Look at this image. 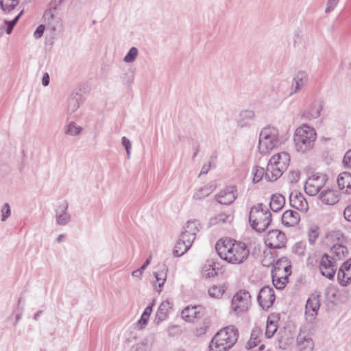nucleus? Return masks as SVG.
Returning a JSON list of instances; mask_svg holds the SVG:
<instances>
[{"instance_id": "nucleus-1", "label": "nucleus", "mask_w": 351, "mask_h": 351, "mask_svg": "<svg viewBox=\"0 0 351 351\" xmlns=\"http://www.w3.org/2000/svg\"><path fill=\"white\" fill-rule=\"evenodd\" d=\"M215 250L221 259L232 264L243 263L250 254V250L245 243L227 239L218 241Z\"/></svg>"}, {"instance_id": "nucleus-2", "label": "nucleus", "mask_w": 351, "mask_h": 351, "mask_svg": "<svg viewBox=\"0 0 351 351\" xmlns=\"http://www.w3.org/2000/svg\"><path fill=\"white\" fill-rule=\"evenodd\" d=\"M238 330L234 326H227L217 332L213 337L210 345V351H227L237 342Z\"/></svg>"}, {"instance_id": "nucleus-3", "label": "nucleus", "mask_w": 351, "mask_h": 351, "mask_svg": "<svg viewBox=\"0 0 351 351\" xmlns=\"http://www.w3.org/2000/svg\"><path fill=\"white\" fill-rule=\"evenodd\" d=\"M290 162L288 152H281L274 154L267 166L266 180L274 182L278 180L287 170Z\"/></svg>"}, {"instance_id": "nucleus-4", "label": "nucleus", "mask_w": 351, "mask_h": 351, "mask_svg": "<svg viewBox=\"0 0 351 351\" xmlns=\"http://www.w3.org/2000/svg\"><path fill=\"white\" fill-rule=\"evenodd\" d=\"M317 134L314 128L304 124L298 128L294 134L295 147L297 152L304 154L314 146Z\"/></svg>"}, {"instance_id": "nucleus-5", "label": "nucleus", "mask_w": 351, "mask_h": 351, "mask_svg": "<svg viewBox=\"0 0 351 351\" xmlns=\"http://www.w3.org/2000/svg\"><path fill=\"white\" fill-rule=\"evenodd\" d=\"M249 221L256 231H264L271 221V214L267 206L263 204L253 206L250 211Z\"/></svg>"}, {"instance_id": "nucleus-6", "label": "nucleus", "mask_w": 351, "mask_h": 351, "mask_svg": "<svg viewBox=\"0 0 351 351\" xmlns=\"http://www.w3.org/2000/svg\"><path fill=\"white\" fill-rule=\"evenodd\" d=\"M279 142V131L276 128H264L259 134L258 151L261 154H267Z\"/></svg>"}, {"instance_id": "nucleus-7", "label": "nucleus", "mask_w": 351, "mask_h": 351, "mask_svg": "<svg viewBox=\"0 0 351 351\" xmlns=\"http://www.w3.org/2000/svg\"><path fill=\"white\" fill-rule=\"evenodd\" d=\"M324 173H315L309 176L305 182L304 190L311 196L317 195L324 187L327 181Z\"/></svg>"}, {"instance_id": "nucleus-8", "label": "nucleus", "mask_w": 351, "mask_h": 351, "mask_svg": "<svg viewBox=\"0 0 351 351\" xmlns=\"http://www.w3.org/2000/svg\"><path fill=\"white\" fill-rule=\"evenodd\" d=\"M251 302V296L246 291H239L233 296L231 302V309L236 314L246 312Z\"/></svg>"}, {"instance_id": "nucleus-9", "label": "nucleus", "mask_w": 351, "mask_h": 351, "mask_svg": "<svg viewBox=\"0 0 351 351\" xmlns=\"http://www.w3.org/2000/svg\"><path fill=\"white\" fill-rule=\"evenodd\" d=\"M266 245L271 248H281L286 243L285 234L279 230H272L269 231L264 238Z\"/></svg>"}, {"instance_id": "nucleus-10", "label": "nucleus", "mask_w": 351, "mask_h": 351, "mask_svg": "<svg viewBox=\"0 0 351 351\" xmlns=\"http://www.w3.org/2000/svg\"><path fill=\"white\" fill-rule=\"evenodd\" d=\"M319 306V295H313L308 299L305 306V318L307 322L312 323L315 321Z\"/></svg>"}, {"instance_id": "nucleus-11", "label": "nucleus", "mask_w": 351, "mask_h": 351, "mask_svg": "<svg viewBox=\"0 0 351 351\" xmlns=\"http://www.w3.org/2000/svg\"><path fill=\"white\" fill-rule=\"evenodd\" d=\"M275 299L274 291L269 287H263L260 290L257 298L260 306L265 310H267L273 305Z\"/></svg>"}, {"instance_id": "nucleus-12", "label": "nucleus", "mask_w": 351, "mask_h": 351, "mask_svg": "<svg viewBox=\"0 0 351 351\" xmlns=\"http://www.w3.org/2000/svg\"><path fill=\"white\" fill-rule=\"evenodd\" d=\"M319 270L321 274L328 279H332L335 276L337 267L335 262L328 254H324L320 260Z\"/></svg>"}, {"instance_id": "nucleus-13", "label": "nucleus", "mask_w": 351, "mask_h": 351, "mask_svg": "<svg viewBox=\"0 0 351 351\" xmlns=\"http://www.w3.org/2000/svg\"><path fill=\"white\" fill-rule=\"evenodd\" d=\"M65 0H52L49 8L44 12L43 19L45 21H58L61 20L60 9V5Z\"/></svg>"}, {"instance_id": "nucleus-14", "label": "nucleus", "mask_w": 351, "mask_h": 351, "mask_svg": "<svg viewBox=\"0 0 351 351\" xmlns=\"http://www.w3.org/2000/svg\"><path fill=\"white\" fill-rule=\"evenodd\" d=\"M199 226L200 223L197 220L188 221L180 236L193 244L196 238V234L199 231Z\"/></svg>"}, {"instance_id": "nucleus-15", "label": "nucleus", "mask_w": 351, "mask_h": 351, "mask_svg": "<svg viewBox=\"0 0 351 351\" xmlns=\"http://www.w3.org/2000/svg\"><path fill=\"white\" fill-rule=\"evenodd\" d=\"M290 204L292 207L306 213L308 210V204L304 195L298 191H293L289 195Z\"/></svg>"}, {"instance_id": "nucleus-16", "label": "nucleus", "mask_w": 351, "mask_h": 351, "mask_svg": "<svg viewBox=\"0 0 351 351\" xmlns=\"http://www.w3.org/2000/svg\"><path fill=\"white\" fill-rule=\"evenodd\" d=\"M237 197V191L234 186H230L221 191L217 196L219 203L224 205L231 204Z\"/></svg>"}, {"instance_id": "nucleus-17", "label": "nucleus", "mask_w": 351, "mask_h": 351, "mask_svg": "<svg viewBox=\"0 0 351 351\" xmlns=\"http://www.w3.org/2000/svg\"><path fill=\"white\" fill-rule=\"evenodd\" d=\"M202 315V308L199 306H186L181 312L182 319L188 322H192L195 319H200Z\"/></svg>"}, {"instance_id": "nucleus-18", "label": "nucleus", "mask_w": 351, "mask_h": 351, "mask_svg": "<svg viewBox=\"0 0 351 351\" xmlns=\"http://www.w3.org/2000/svg\"><path fill=\"white\" fill-rule=\"evenodd\" d=\"M314 343L312 339L304 332H300L297 337L295 351H312Z\"/></svg>"}, {"instance_id": "nucleus-19", "label": "nucleus", "mask_w": 351, "mask_h": 351, "mask_svg": "<svg viewBox=\"0 0 351 351\" xmlns=\"http://www.w3.org/2000/svg\"><path fill=\"white\" fill-rule=\"evenodd\" d=\"M337 278L343 286L351 282V258L343 263L338 271Z\"/></svg>"}, {"instance_id": "nucleus-20", "label": "nucleus", "mask_w": 351, "mask_h": 351, "mask_svg": "<svg viewBox=\"0 0 351 351\" xmlns=\"http://www.w3.org/2000/svg\"><path fill=\"white\" fill-rule=\"evenodd\" d=\"M68 204L66 201L62 202L56 210V222L60 226L67 224L71 219L70 215L67 213Z\"/></svg>"}, {"instance_id": "nucleus-21", "label": "nucleus", "mask_w": 351, "mask_h": 351, "mask_svg": "<svg viewBox=\"0 0 351 351\" xmlns=\"http://www.w3.org/2000/svg\"><path fill=\"white\" fill-rule=\"evenodd\" d=\"M337 184L339 190L344 194H351V173H341L337 178Z\"/></svg>"}, {"instance_id": "nucleus-22", "label": "nucleus", "mask_w": 351, "mask_h": 351, "mask_svg": "<svg viewBox=\"0 0 351 351\" xmlns=\"http://www.w3.org/2000/svg\"><path fill=\"white\" fill-rule=\"evenodd\" d=\"M319 199L323 204L326 205H335L339 202V195L337 191L328 189L320 193Z\"/></svg>"}, {"instance_id": "nucleus-23", "label": "nucleus", "mask_w": 351, "mask_h": 351, "mask_svg": "<svg viewBox=\"0 0 351 351\" xmlns=\"http://www.w3.org/2000/svg\"><path fill=\"white\" fill-rule=\"evenodd\" d=\"M281 219L284 226L287 227H291L299 223L300 216L297 211L288 210L284 212Z\"/></svg>"}, {"instance_id": "nucleus-24", "label": "nucleus", "mask_w": 351, "mask_h": 351, "mask_svg": "<svg viewBox=\"0 0 351 351\" xmlns=\"http://www.w3.org/2000/svg\"><path fill=\"white\" fill-rule=\"evenodd\" d=\"M348 253V250L345 245L340 243L333 244L330 248V258L335 262L345 258Z\"/></svg>"}, {"instance_id": "nucleus-25", "label": "nucleus", "mask_w": 351, "mask_h": 351, "mask_svg": "<svg viewBox=\"0 0 351 351\" xmlns=\"http://www.w3.org/2000/svg\"><path fill=\"white\" fill-rule=\"evenodd\" d=\"M171 308L172 304L169 300L162 302L156 313L154 322L156 324H158L160 322L167 319L169 311Z\"/></svg>"}, {"instance_id": "nucleus-26", "label": "nucleus", "mask_w": 351, "mask_h": 351, "mask_svg": "<svg viewBox=\"0 0 351 351\" xmlns=\"http://www.w3.org/2000/svg\"><path fill=\"white\" fill-rule=\"evenodd\" d=\"M293 90L290 93L292 95L300 91L306 84L308 81L307 74L304 71H298L293 79Z\"/></svg>"}, {"instance_id": "nucleus-27", "label": "nucleus", "mask_w": 351, "mask_h": 351, "mask_svg": "<svg viewBox=\"0 0 351 351\" xmlns=\"http://www.w3.org/2000/svg\"><path fill=\"white\" fill-rule=\"evenodd\" d=\"M191 245L192 243L189 242V240H186L185 239L182 238L180 236L179 240L177 241L175 245L173 254L176 256L179 257L186 252L190 249Z\"/></svg>"}, {"instance_id": "nucleus-28", "label": "nucleus", "mask_w": 351, "mask_h": 351, "mask_svg": "<svg viewBox=\"0 0 351 351\" xmlns=\"http://www.w3.org/2000/svg\"><path fill=\"white\" fill-rule=\"evenodd\" d=\"M285 203V197L280 194H274L271 197L269 207L274 212H278L281 210Z\"/></svg>"}, {"instance_id": "nucleus-29", "label": "nucleus", "mask_w": 351, "mask_h": 351, "mask_svg": "<svg viewBox=\"0 0 351 351\" xmlns=\"http://www.w3.org/2000/svg\"><path fill=\"white\" fill-rule=\"evenodd\" d=\"M254 113L252 110H245L240 112L238 118V125L240 128L247 126L249 123L253 119Z\"/></svg>"}, {"instance_id": "nucleus-30", "label": "nucleus", "mask_w": 351, "mask_h": 351, "mask_svg": "<svg viewBox=\"0 0 351 351\" xmlns=\"http://www.w3.org/2000/svg\"><path fill=\"white\" fill-rule=\"evenodd\" d=\"M154 300H153L152 303L147 306L144 310L140 319L137 322L136 324V328L138 330L143 329L147 324L149 316L152 312V307L154 306Z\"/></svg>"}, {"instance_id": "nucleus-31", "label": "nucleus", "mask_w": 351, "mask_h": 351, "mask_svg": "<svg viewBox=\"0 0 351 351\" xmlns=\"http://www.w3.org/2000/svg\"><path fill=\"white\" fill-rule=\"evenodd\" d=\"M215 189V186L213 184H206L203 187L199 189L193 195L195 199H202L204 197L211 194Z\"/></svg>"}, {"instance_id": "nucleus-32", "label": "nucleus", "mask_w": 351, "mask_h": 351, "mask_svg": "<svg viewBox=\"0 0 351 351\" xmlns=\"http://www.w3.org/2000/svg\"><path fill=\"white\" fill-rule=\"evenodd\" d=\"M326 239L328 243L332 245L341 242L343 239V235L340 230H331L326 234Z\"/></svg>"}, {"instance_id": "nucleus-33", "label": "nucleus", "mask_w": 351, "mask_h": 351, "mask_svg": "<svg viewBox=\"0 0 351 351\" xmlns=\"http://www.w3.org/2000/svg\"><path fill=\"white\" fill-rule=\"evenodd\" d=\"M322 110V106L319 102L313 103L306 112V116L308 119H315L320 115Z\"/></svg>"}, {"instance_id": "nucleus-34", "label": "nucleus", "mask_w": 351, "mask_h": 351, "mask_svg": "<svg viewBox=\"0 0 351 351\" xmlns=\"http://www.w3.org/2000/svg\"><path fill=\"white\" fill-rule=\"evenodd\" d=\"M277 325L274 320V317L269 316L267 320V325L265 328V336L267 338H271L274 336L277 330Z\"/></svg>"}, {"instance_id": "nucleus-35", "label": "nucleus", "mask_w": 351, "mask_h": 351, "mask_svg": "<svg viewBox=\"0 0 351 351\" xmlns=\"http://www.w3.org/2000/svg\"><path fill=\"white\" fill-rule=\"evenodd\" d=\"M208 295L210 298L219 299L225 293L224 285H213L208 290Z\"/></svg>"}, {"instance_id": "nucleus-36", "label": "nucleus", "mask_w": 351, "mask_h": 351, "mask_svg": "<svg viewBox=\"0 0 351 351\" xmlns=\"http://www.w3.org/2000/svg\"><path fill=\"white\" fill-rule=\"evenodd\" d=\"M80 107V95L76 94L71 97L67 104V113L71 114L74 113Z\"/></svg>"}, {"instance_id": "nucleus-37", "label": "nucleus", "mask_w": 351, "mask_h": 351, "mask_svg": "<svg viewBox=\"0 0 351 351\" xmlns=\"http://www.w3.org/2000/svg\"><path fill=\"white\" fill-rule=\"evenodd\" d=\"M267 169L254 166L252 169L253 182L256 183L261 180L263 178L266 180Z\"/></svg>"}, {"instance_id": "nucleus-38", "label": "nucleus", "mask_w": 351, "mask_h": 351, "mask_svg": "<svg viewBox=\"0 0 351 351\" xmlns=\"http://www.w3.org/2000/svg\"><path fill=\"white\" fill-rule=\"evenodd\" d=\"M202 274L206 278H213L217 275V270L214 264H206L202 267Z\"/></svg>"}, {"instance_id": "nucleus-39", "label": "nucleus", "mask_w": 351, "mask_h": 351, "mask_svg": "<svg viewBox=\"0 0 351 351\" xmlns=\"http://www.w3.org/2000/svg\"><path fill=\"white\" fill-rule=\"evenodd\" d=\"M308 242L313 245L315 244L316 240L319 237V228L317 226L313 225L309 227L307 232Z\"/></svg>"}, {"instance_id": "nucleus-40", "label": "nucleus", "mask_w": 351, "mask_h": 351, "mask_svg": "<svg viewBox=\"0 0 351 351\" xmlns=\"http://www.w3.org/2000/svg\"><path fill=\"white\" fill-rule=\"evenodd\" d=\"M232 220V216L226 215L225 213H221L216 216L215 218L211 219V223L213 224H223L226 223H230Z\"/></svg>"}, {"instance_id": "nucleus-41", "label": "nucleus", "mask_w": 351, "mask_h": 351, "mask_svg": "<svg viewBox=\"0 0 351 351\" xmlns=\"http://www.w3.org/2000/svg\"><path fill=\"white\" fill-rule=\"evenodd\" d=\"M82 128L77 125L74 122H71L64 128V134L71 136H75L79 134Z\"/></svg>"}, {"instance_id": "nucleus-42", "label": "nucleus", "mask_w": 351, "mask_h": 351, "mask_svg": "<svg viewBox=\"0 0 351 351\" xmlns=\"http://www.w3.org/2000/svg\"><path fill=\"white\" fill-rule=\"evenodd\" d=\"M19 0H0V7L4 12H10L19 4Z\"/></svg>"}, {"instance_id": "nucleus-43", "label": "nucleus", "mask_w": 351, "mask_h": 351, "mask_svg": "<svg viewBox=\"0 0 351 351\" xmlns=\"http://www.w3.org/2000/svg\"><path fill=\"white\" fill-rule=\"evenodd\" d=\"M138 53V49L135 47H132L130 49L129 51L126 53L123 58V61L125 63H132L134 62L137 58Z\"/></svg>"}, {"instance_id": "nucleus-44", "label": "nucleus", "mask_w": 351, "mask_h": 351, "mask_svg": "<svg viewBox=\"0 0 351 351\" xmlns=\"http://www.w3.org/2000/svg\"><path fill=\"white\" fill-rule=\"evenodd\" d=\"M154 276L156 278V281L158 282V287L159 288V289H157V291L160 292L161 288L166 281L167 272L165 270H162L158 272H154Z\"/></svg>"}, {"instance_id": "nucleus-45", "label": "nucleus", "mask_w": 351, "mask_h": 351, "mask_svg": "<svg viewBox=\"0 0 351 351\" xmlns=\"http://www.w3.org/2000/svg\"><path fill=\"white\" fill-rule=\"evenodd\" d=\"M273 269L291 270V267L286 258H281L273 265Z\"/></svg>"}, {"instance_id": "nucleus-46", "label": "nucleus", "mask_w": 351, "mask_h": 351, "mask_svg": "<svg viewBox=\"0 0 351 351\" xmlns=\"http://www.w3.org/2000/svg\"><path fill=\"white\" fill-rule=\"evenodd\" d=\"M271 277L273 285L278 289H283L288 282V279L282 280L280 277H278V276H271Z\"/></svg>"}, {"instance_id": "nucleus-47", "label": "nucleus", "mask_w": 351, "mask_h": 351, "mask_svg": "<svg viewBox=\"0 0 351 351\" xmlns=\"http://www.w3.org/2000/svg\"><path fill=\"white\" fill-rule=\"evenodd\" d=\"M11 210L8 203H5L1 209V220L5 221L10 216Z\"/></svg>"}, {"instance_id": "nucleus-48", "label": "nucleus", "mask_w": 351, "mask_h": 351, "mask_svg": "<svg viewBox=\"0 0 351 351\" xmlns=\"http://www.w3.org/2000/svg\"><path fill=\"white\" fill-rule=\"evenodd\" d=\"M293 251L298 256H304L306 255V245L302 243H297L294 245Z\"/></svg>"}, {"instance_id": "nucleus-49", "label": "nucleus", "mask_w": 351, "mask_h": 351, "mask_svg": "<svg viewBox=\"0 0 351 351\" xmlns=\"http://www.w3.org/2000/svg\"><path fill=\"white\" fill-rule=\"evenodd\" d=\"M16 23H0V36H1L5 32L7 34H10Z\"/></svg>"}, {"instance_id": "nucleus-50", "label": "nucleus", "mask_w": 351, "mask_h": 351, "mask_svg": "<svg viewBox=\"0 0 351 351\" xmlns=\"http://www.w3.org/2000/svg\"><path fill=\"white\" fill-rule=\"evenodd\" d=\"M259 333H260V332L258 330H254L252 331V335H251V338L246 344V348L247 349H251L257 346L258 340L256 339V337H254V336L258 335Z\"/></svg>"}, {"instance_id": "nucleus-51", "label": "nucleus", "mask_w": 351, "mask_h": 351, "mask_svg": "<svg viewBox=\"0 0 351 351\" xmlns=\"http://www.w3.org/2000/svg\"><path fill=\"white\" fill-rule=\"evenodd\" d=\"M291 273V270L272 269L271 276H278V277H280L282 280H285L288 279Z\"/></svg>"}, {"instance_id": "nucleus-52", "label": "nucleus", "mask_w": 351, "mask_h": 351, "mask_svg": "<svg viewBox=\"0 0 351 351\" xmlns=\"http://www.w3.org/2000/svg\"><path fill=\"white\" fill-rule=\"evenodd\" d=\"M288 178L291 183H296L300 178V171L298 170H292L289 173Z\"/></svg>"}, {"instance_id": "nucleus-53", "label": "nucleus", "mask_w": 351, "mask_h": 351, "mask_svg": "<svg viewBox=\"0 0 351 351\" xmlns=\"http://www.w3.org/2000/svg\"><path fill=\"white\" fill-rule=\"evenodd\" d=\"M208 328V326L206 324H202L200 326L197 327L195 329V330L193 332L194 335H195L197 337H199L202 335H204L206 332Z\"/></svg>"}, {"instance_id": "nucleus-54", "label": "nucleus", "mask_w": 351, "mask_h": 351, "mask_svg": "<svg viewBox=\"0 0 351 351\" xmlns=\"http://www.w3.org/2000/svg\"><path fill=\"white\" fill-rule=\"evenodd\" d=\"M121 143L123 146L125 147L126 153H127V157L128 158L130 156V149H131V143L129 139H128L126 137L123 136L121 138Z\"/></svg>"}, {"instance_id": "nucleus-55", "label": "nucleus", "mask_w": 351, "mask_h": 351, "mask_svg": "<svg viewBox=\"0 0 351 351\" xmlns=\"http://www.w3.org/2000/svg\"><path fill=\"white\" fill-rule=\"evenodd\" d=\"M339 1V0H328L325 12L329 13L332 11L337 5Z\"/></svg>"}, {"instance_id": "nucleus-56", "label": "nucleus", "mask_w": 351, "mask_h": 351, "mask_svg": "<svg viewBox=\"0 0 351 351\" xmlns=\"http://www.w3.org/2000/svg\"><path fill=\"white\" fill-rule=\"evenodd\" d=\"M343 162L346 167L351 168V149L346 153Z\"/></svg>"}, {"instance_id": "nucleus-57", "label": "nucleus", "mask_w": 351, "mask_h": 351, "mask_svg": "<svg viewBox=\"0 0 351 351\" xmlns=\"http://www.w3.org/2000/svg\"><path fill=\"white\" fill-rule=\"evenodd\" d=\"M45 29V25H40L37 27L36 31L34 32V37L36 38H40L43 36Z\"/></svg>"}, {"instance_id": "nucleus-58", "label": "nucleus", "mask_w": 351, "mask_h": 351, "mask_svg": "<svg viewBox=\"0 0 351 351\" xmlns=\"http://www.w3.org/2000/svg\"><path fill=\"white\" fill-rule=\"evenodd\" d=\"M131 351H151L150 348L145 344H137Z\"/></svg>"}, {"instance_id": "nucleus-59", "label": "nucleus", "mask_w": 351, "mask_h": 351, "mask_svg": "<svg viewBox=\"0 0 351 351\" xmlns=\"http://www.w3.org/2000/svg\"><path fill=\"white\" fill-rule=\"evenodd\" d=\"M345 219L351 222V205L348 206L343 212Z\"/></svg>"}, {"instance_id": "nucleus-60", "label": "nucleus", "mask_w": 351, "mask_h": 351, "mask_svg": "<svg viewBox=\"0 0 351 351\" xmlns=\"http://www.w3.org/2000/svg\"><path fill=\"white\" fill-rule=\"evenodd\" d=\"M49 84V75L47 73H44L42 78V84L44 86H48Z\"/></svg>"}, {"instance_id": "nucleus-61", "label": "nucleus", "mask_w": 351, "mask_h": 351, "mask_svg": "<svg viewBox=\"0 0 351 351\" xmlns=\"http://www.w3.org/2000/svg\"><path fill=\"white\" fill-rule=\"evenodd\" d=\"M143 273V272L140 269H136L135 271H133L132 272V276L134 278H137L138 280H141Z\"/></svg>"}, {"instance_id": "nucleus-62", "label": "nucleus", "mask_w": 351, "mask_h": 351, "mask_svg": "<svg viewBox=\"0 0 351 351\" xmlns=\"http://www.w3.org/2000/svg\"><path fill=\"white\" fill-rule=\"evenodd\" d=\"M152 261V255H150L148 258L146 260L145 263L139 268L143 272L146 269V267L150 264Z\"/></svg>"}, {"instance_id": "nucleus-63", "label": "nucleus", "mask_w": 351, "mask_h": 351, "mask_svg": "<svg viewBox=\"0 0 351 351\" xmlns=\"http://www.w3.org/2000/svg\"><path fill=\"white\" fill-rule=\"evenodd\" d=\"M210 164L204 165L202 167V169H201V171H200V175L201 174H206L208 172L209 169H210Z\"/></svg>"}, {"instance_id": "nucleus-64", "label": "nucleus", "mask_w": 351, "mask_h": 351, "mask_svg": "<svg viewBox=\"0 0 351 351\" xmlns=\"http://www.w3.org/2000/svg\"><path fill=\"white\" fill-rule=\"evenodd\" d=\"M23 12V11L22 10L13 19L9 20V21L8 20H4L3 22H13V23L18 22V21L19 20V18L22 15Z\"/></svg>"}]
</instances>
